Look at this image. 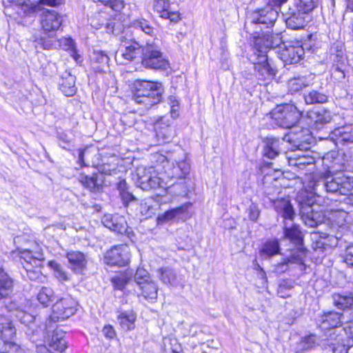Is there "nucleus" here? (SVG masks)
I'll return each mask as SVG.
<instances>
[{"label": "nucleus", "instance_id": "obj_2", "mask_svg": "<svg viewBox=\"0 0 353 353\" xmlns=\"http://www.w3.org/2000/svg\"><path fill=\"white\" fill-rule=\"evenodd\" d=\"M115 58L121 64L141 61L145 68L152 70H165L169 67L167 57L154 42H147L145 46L140 45L134 40L125 43L117 52Z\"/></svg>", "mask_w": 353, "mask_h": 353}, {"label": "nucleus", "instance_id": "obj_53", "mask_svg": "<svg viewBox=\"0 0 353 353\" xmlns=\"http://www.w3.org/2000/svg\"><path fill=\"white\" fill-rule=\"evenodd\" d=\"M323 238L325 241V243H326V248L328 250L337 246L339 241L341 239V236H339L337 235L330 233L327 234L326 236Z\"/></svg>", "mask_w": 353, "mask_h": 353}, {"label": "nucleus", "instance_id": "obj_23", "mask_svg": "<svg viewBox=\"0 0 353 353\" xmlns=\"http://www.w3.org/2000/svg\"><path fill=\"white\" fill-rule=\"evenodd\" d=\"M101 222L105 228L118 234H123L128 229L125 218L119 214H105Z\"/></svg>", "mask_w": 353, "mask_h": 353}, {"label": "nucleus", "instance_id": "obj_51", "mask_svg": "<svg viewBox=\"0 0 353 353\" xmlns=\"http://www.w3.org/2000/svg\"><path fill=\"white\" fill-rule=\"evenodd\" d=\"M0 353H28V352L25 349L11 341L8 344L4 345L3 350L0 351Z\"/></svg>", "mask_w": 353, "mask_h": 353}, {"label": "nucleus", "instance_id": "obj_26", "mask_svg": "<svg viewBox=\"0 0 353 353\" xmlns=\"http://www.w3.org/2000/svg\"><path fill=\"white\" fill-rule=\"evenodd\" d=\"M314 74H308L290 79L288 81V91L292 94L296 93L304 88L311 86L314 83Z\"/></svg>", "mask_w": 353, "mask_h": 353}, {"label": "nucleus", "instance_id": "obj_36", "mask_svg": "<svg viewBox=\"0 0 353 353\" xmlns=\"http://www.w3.org/2000/svg\"><path fill=\"white\" fill-rule=\"evenodd\" d=\"M185 211L184 206L177 207L169 210L164 213L159 214L157 217V224L163 225L170 221H172L176 216L183 214Z\"/></svg>", "mask_w": 353, "mask_h": 353}, {"label": "nucleus", "instance_id": "obj_47", "mask_svg": "<svg viewBox=\"0 0 353 353\" xmlns=\"http://www.w3.org/2000/svg\"><path fill=\"white\" fill-rule=\"evenodd\" d=\"M314 158L309 155L299 156L296 158L291 159L290 163L292 165L301 168V166H305L314 163Z\"/></svg>", "mask_w": 353, "mask_h": 353}, {"label": "nucleus", "instance_id": "obj_43", "mask_svg": "<svg viewBox=\"0 0 353 353\" xmlns=\"http://www.w3.org/2000/svg\"><path fill=\"white\" fill-rule=\"evenodd\" d=\"M347 214L343 211L334 212L331 214L330 220L332 222L330 228L331 232H334L337 228H342L345 223Z\"/></svg>", "mask_w": 353, "mask_h": 353}, {"label": "nucleus", "instance_id": "obj_28", "mask_svg": "<svg viewBox=\"0 0 353 353\" xmlns=\"http://www.w3.org/2000/svg\"><path fill=\"white\" fill-rule=\"evenodd\" d=\"M91 65L95 72H101L108 67L109 57L104 51L94 50L91 57Z\"/></svg>", "mask_w": 353, "mask_h": 353}, {"label": "nucleus", "instance_id": "obj_44", "mask_svg": "<svg viewBox=\"0 0 353 353\" xmlns=\"http://www.w3.org/2000/svg\"><path fill=\"white\" fill-rule=\"evenodd\" d=\"M5 309L11 314V316H15L19 321L22 320L23 316L26 313V311L19 308L16 303L12 301H10L8 304L5 303Z\"/></svg>", "mask_w": 353, "mask_h": 353}, {"label": "nucleus", "instance_id": "obj_8", "mask_svg": "<svg viewBox=\"0 0 353 353\" xmlns=\"http://www.w3.org/2000/svg\"><path fill=\"white\" fill-rule=\"evenodd\" d=\"M21 263L25 272L21 273L23 277L26 276L30 281H37L41 279L42 274L39 270L44 260L41 252H32L30 250H19Z\"/></svg>", "mask_w": 353, "mask_h": 353}, {"label": "nucleus", "instance_id": "obj_55", "mask_svg": "<svg viewBox=\"0 0 353 353\" xmlns=\"http://www.w3.org/2000/svg\"><path fill=\"white\" fill-rule=\"evenodd\" d=\"M344 262L347 265L353 268V244L346 248L344 256Z\"/></svg>", "mask_w": 353, "mask_h": 353}, {"label": "nucleus", "instance_id": "obj_39", "mask_svg": "<svg viewBox=\"0 0 353 353\" xmlns=\"http://www.w3.org/2000/svg\"><path fill=\"white\" fill-rule=\"evenodd\" d=\"M319 339L314 334L303 338L297 345V351L303 352L314 348L319 343Z\"/></svg>", "mask_w": 353, "mask_h": 353}, {"label": "nucleus", "instance_id": "obj_34", "mask_svg": "<svg viewBox=\"0 0 353 353\" xmlns=\"http://www.w3.org/2000/svg\"><path fill=\"white\" fill-rule=\"evenodd\" d=\"M288 222L289 221H284L283 230L285 236L296 243H300L303 239L299 226L294 224L292 222L289 224Z\"/></svg>", "mask_w": 353, "mask_h": 353}, {"label": "nucleus", "instance_id": "obj_49", "mask_svg": "<svg viewBox=\"0 0 353 353\" xmlns=\"http://www.w3.org/2000/svg\"><path fill=\"white\" fill-rule=\"evenodd\" d=\"M174 172L176 173V178H185L189 174L190 165L185 161H179L177 163V166L174 167Z\"/></svg>", "mask_w": 353, "mask_h": 353}, {"label": "nucleus", "instance_id": "obj_10", "mask_svg": "<svg viewBox=\"0 0 353 353\" xmlns=\"http://www.w3.org/2000/svg\"><path fill=\"white\" fill-rule=\"evenodd\" d=\"M271 114L277 125L291 128L300 120L302 112L293 104H283L278 105Z\"/></svg>", "mask_w": 353, "mask_h": 353}, {"label": "nucleus", "instance_id": "obj_18", "mask_svg": "<svg viewBox=\"0 0 353 353\" xmlns=\"http://www.w3.org/2000/svg\"><path fill=\"white\" fill-rule=\"evenodd\" d=\"M329 139L336 146H349L353 143V128L352 125H344L332 130Z\"/></svg>", "mask_w": 353, "mask_h": 353}, {"label": "nucleus", "instance_id": "obj_29", "mask_svg": "<svg viewBox=\"0 0 353 353\" xmlns=\"http://www.w3.org/2000/svg\"><path fill=\"white\" fill-rule=\"evenodd\" d=\"M309 118L316 130L321 129L324 125L329 123L332 119L331 112L324 109L310 112Z\"/></svg>", "mask_w": 353, "mask_h": 353}, {"label": "nucleus", "instance_id": "obj_58", "mask_svg": "<svg viewBox=\"0 0 353 353\" xmlns=\"http://www.w3.org/2000/svg\"><path fill=\"white\" fill-rule=\"evenodd\" d=\"M102 332L103 334L108 339H113L116 335L113 327L110 325L104 326L102 330Z\"/></svg>", "mask_w": 353, "mask_h": 353}, {"label": "nucleus", "instance_id": "obj_25", "mask_svg": "<svg viewBox=\"0 0 353 353\" xmlns=\"http://www.w3.org/2000/svg\"><path fill=\"white\" fill-rule=\"evenodd\" d=\"M153 6L161 18L168 19L175 23L181 19L179 12L172 9L169 0H154Z\"/></svg>", "mask_w": 353, "mask_h": 353}, {"label": "nucleus", "instance_id": "obj_31", "mask_svg": "<svg viewBox=\"0 0 353 353\" xmlns=\"http://www.w3.org/2000/svg\"><path fill=\"white\" fill-rule=\"evenodd\" d=\"M334 305L339 310H346L353 306V294L352 293H334L332 296Z\"/></svg>", "mask_w": 353, "mask_h": 353}, {"label": "nucleus", "instance_id": "obj_46", "mask_svg": "<svg viewBox=\"0 0 353 353\" xmlns=\"http://www.w3.org/2000/svg\"><path fill=\"white\" fill-rule=\"evenodd\" d=\"M134 26L137 28H139L142 32H143L145 34L149 35L150 37H154V28L151 26L150 23L144 19L137 20L134 23Z\"/></svg>", "mask_w": 353, "mask_h": 353}, {"label": "nucleus", "instance_id": "obj_62", "mask_svg": "<svg viewBox=\"0 0 353 353\" xmlns=\"http://www.w3.org/2000/svg\"><path fill=\"white\" fill-rule=\"evenodd\" d=\"M54 276L60 281H67L69 280V276L68 273L64 271L62 267L59 269V270L55 271Z\"/></svg>", "mask_w": 353, "mask_h": 353}, {"label": "nucleus", "instance_id": "obj_63", "mask_svg": "<svg viewBox=\"0 0 353 353\" xmlns=\"http://www.w3.org/2000/svg\"><path fill=\"white\" fill-rule=\"evenodd\" d=\"M270 188V190L271 194H272V196H275L276 198H279L278 196L279 194H281V188L279 187H276L275 185H270V186H268L265 188V194L267 195L266 194V192H267V190Z\"/></svg>", "mask_w": 353, "mask_h": 353}, {"label": "nucleus", "instance_id": "obj_33", "mask_svg": "<svg viewBox=\"0 0 353 353\" xmlns=\"http://www.w3.org/2000/svg\"><path fill=\"white\" fill-rule=\"evenodd\" d=\"M160 281L166 285L176 286L178 284L177 274L175 270L168 266L159 268L158 270Z\"/></svg>", "mask_w": 353, "mask_h": 353}, {"label": "nucleus", "instance_id": "obj_42", "mask_svg": "<svg viewBox=\"0 0 353 353\" xmlns=\"http://www.w3.org/2000/svg\"><path fill=\"white\" fill-rule=\"evenodd\" d=\"M54 293L52 288L43 287L37 294L39 302L43 306H48L54 300Z\"/></svg>", "mask_w": 353, "mask_h": 353}, {"label": "nucleus", "instance_id": "obj_35", "mask_svg": "<svg viewBox=\"0 0 353 353\" xmlns=\"http://www.w3.org/2000/svg\"><path fill=\"white\" fill-rule=\"evenodd\" d=\"M136 315L130 312H123L119 314L117 321L123 330L129 331L134 328Z\"/></svg>", "mask_w": 353, "mask_h": 353}, {"label": "nucleus", "instance_id": "obj_1", "mask_svg": "<svg viewBox=\"0 0 353 353\" xmlns=\"http://www.w3.org/2000/svg\"><path fill=\"white\" fill-rule=\"evenodd\" d=\"M310 194L299 200L300 215L305 225L315 228L323 220L322 205L329 195H348L353 190V178L341 174L334 178L312 176L309 181Z\"/></svg>", "mask_w": 353, "mask_h": 353}, {"label": "nucleus", "instance_id": "obj_22", "mask_svg": "<svg viewBox=\"0 0 353 353\" xmlns=\"http://www.w3.org/2000/svg\"><path fill=\"white\" fill-rule=\"evenodd\" d=\"M172 120L168 115L159 117L154 123L157 137L163 142H170L173 137L174 133L171 128Z\"/></svg>", "mask_w": 353, "mask_h": 353}, {"label": "nucleus", "instance_id": "obj_54", "mask_svg": "<svg viewBox=\"0 0 353 353\" xmlns=\"http://www.w3.org/2000/svg\"><path fill=\"white\" fill-rule=\"evenodd\" d=\"M248 212L249 219L252 221H256L260 214L258 205L256 203H252L248 208Z\"/></svg>", "mask_w": 353, "mask_h": 353}, {"label": "nucleus", "instance_id": "obj_13", "mask_svg": "<svg viewBox=\"0 0 353 353\" xmlns=\"http://www.w3.org/2000/svg\"><path fill=\"white\" fill-rule=\"evenodd\" d=\"M65 332L61 328L56 327L49 335L48 339V347L40 346L37 347L38 353H61L67 347V343L65 340Z\"/></svg>", "mask_w": 353, "mask_h": 353}, {"label": "nucleus", "instance_id": "obj_24", "mask_svg": "<svg viewBox=\"0 0 353 353\" xmlns=\"http://www.w3.org/2000/svg\"><path fill=\"white\" fill-rule=\"evenodd\" d=\"M68 268L75 274H83L86 270L88 260L85 255L79 251H70L66 254Z\"/></svg>", "mask_w": 353, "mask_h": 353}, {"label": "nucleus", "instance_id": "obj_17", "mask_svg": "<svg viewBox=\"0 0 353 353\" xmlns=\"http://www.w3.org/2000/svg\"><path fill=\"white\" fill-rule=\"evenodd\" d=\"M276 53L278 57L285 64H296L303 58L305 49L299 43H296V45L289 44L281 48Z\"/></svg>", "mask_w": 353, "mask_h": 353}, {"label": "nucleus", "instance_id": "obj_19", "mask_svg": "<svg viewBox=\"0 0 353 353\" xmlns=\"http://www.w3.org/2000/svg\"><path fill=\"white\" fill-rule=\"evenodd\" d=\"M63 21L62 16L54 10L46 9L41 15V24L46 32L57 30Z\"/></svg>", "mask_w": 353, "mask_h": 353}, {"label": "nucleus", "instance_id": "obj_20", "mask_svg": "<svg viewBox=\"0 0 353 353\" xmlns=\"http://www.w3.org/2000/svg\"><path fill=\"white\" fill-rule=\"evenodd\" d=\"M79 181L90 192L99 193L103 191L105 178L99 172H94L91 175L81 174Z\"/></svg>", "mask_w": 353, "mask_h": 353}, {"label": "nucleus", "instance_id": "obj_37", "mask_svg": "<svg viewBox=\"0 0 353 353\" xmlns=\"http://www.w3.org/2000/svg\"><path fill=\"white\" fill-rule=\"evenodd\" d=\"M327 99L328 97L325 93L315 90H312L304 94L305 103L310 105L324 103Z\"/></svg>", "mask_w": 353, "mask_h": 353}, {"label": "nucleus", "instance_id": "obj_21", "mask_svg": "<svg viewBox=\"0 0 353 353\" xmlns=\"http://www.w3.org/2000/svg\"><path fill=\"white\" fill-rule=\"evenodd\" d=\"M342 314L338 312L329 311L324 312L320 317V327L322 330H327L328 335L332 330H336V333L339 332V327L341 325Z\"/></svg>", "mask_w": 353, "mask_h": 353}, {"label": "nucleus", "instance_id": "obj_45", "mask_svg": "<svg viewBox=\"0 0 353 353\" xmlns=\"http://www.w3.org/2000/svg\"><path fill=\"white\" fill-rule=\"evenodd\" d=\"M318 2L319 0H294V5L309 13L317 6Z\"/></svg>", "mask_w": 353, "mask_h": 353}, {"label": "nucleus", "instance_id": "obj_14", "mask_svg": "<svg viewBox=\"0 0 353 353\" xmlns=\"http://www.w3.org/2000/svg\"><path fill=\"white\" fill-rule=\"evenodd\" d=\"M324 340L332 347L333 353H347L353 346V339L347 336L343 329H340L338 333L336 330H332Z\"/></svg>", "mask_w": 353, "mask_h": 353}, {"label": "nucleus", "instance_id": "obj_7", "mask_svg": "<svg viewBox=\"0 0 353 353\" xmlns=\"http://www.w3.org/2000/svg\"><path fill=\"white\" fill-rule=\"evenodd\" d=\"M77 301L70 296L61 298L52 307V313L46 323L48 332L54 328L53 323L68 319L77 312Z\"/></svg>", "mask_w": 353, "mask_h": 353}, {"label": "nucleus", "instance_id": "obj_57", "mask_svg": "<svg viewBox=\"0 0 353 353\" xmlns=\"http://www.w3.org/2000/svg\"><path fill=\"white\" fill-rule=\"evenodd\" d=\"M313 249L316 251L324 252L327 251L326 248V243L323 237H321L319 240L316 241L312 245Z\"/></svg>", "mask_w": 353, "mask_h": 353}, {"label": "nucleus", "instance_id": "obj_40", "mask_svg": "<svg viewBox=\"0 0 353 353\" xmlns=\"http://www.w3.org/2000/svg\"><path fill=\"white\" fill-rule=\"evenodd\" d=\"M65 3V0H38L30 8V13H35L41 10L43 6L59 7Z\"/></svg>", "mask_w": 353, "mask_h": 353}, {"label": "nucleus", "instance_id": "obj_3", "mask_svg": "<svg viewBox=\"0 0 353 353\" xmlns=\"http://www.w3.org/2000/svg\"><path fill=\"white\" fill-rule=\"evenodd\" d=\"M274 47V43L270 39L264 41L263 38H256L254 42L253 53L250 59L254 64V70L261 80H270L275 77L276 69L270 63L267 56L268 50Z\"/></svg>", "mask_w": 353, "mask_h": 353}, {"label": "nucleus", "instance_id": "obj_60", "mask_svg": "<svg viewBox=\"0 0 353 353\" xmlns=\"http://www.w3.org/2000/svg\"><path fill=\"white\" fill-rule=\"evenodd\" d=\"M88 149L83 148V149H79L78 150V159L77 163L80 165L81 168L87 167L88 165H87L85 162L84 157L85 153L87 152Z\"/></svg>", "mask_w": 353, "mask_h": 353}, {"label": "nucleus", "instance_id": "obj_5", "mask_svg": "<svg viewBox=\"0 0 353 353\" xmlns=\"http://www.w3.org/2000/svg\"><path fill=\"white\" fill-rule=\"evenodd\" d=\"M309 132V130L302 129L299 133L290 132L285 134L282 140L273 137L263 139V157L270 159H274L278 157L281 152V145L285 141L290 143L293 142L297 147H300L302 143L308 142L311 139Z\"/></svg>", "mask_w": 353, "mask_h": 353}, {"label": "nucleus", "instance_id": "obj_16", "mask_svg": "<svg viewBox=\"0 0 353 353\" xmlns=\"http://www.w3.org/2000/svg\"><path fill=\"white\" fill-rule=\"evenodd\" d=\"M307 14L305 11L299 9V8L293 4L283 13V15L288 28L299 30L305 26L307 23L305 18Z\"/></svg>", "mask_w": 353, "mask_h": 353}, {"label": "nucleus", "instance_id": "obj_52", "mask_svg": "<svg viewBox=\"0 0 353 353\" xmlns=\"http://www.w3.org/2000/svg\"><path fill=\"white\" fill-rule=\"evenodd\" d=\"M103 5L110 7L116 12H119L123 8V0H98Z\"/></svg>", "mask_w": 353, "mask_h": 353}, {"label": "nucleus", "instance_id": "obj_12", "mask_svg": "<svg viewBox=\"0 0 353 353\" xmlns=\"http://www.w3.org/2000/svg\"><path fill=\"white\" fill-rule=\"evenodd\" d=\"M130 259V248L126 244L113 246L104 256V262L110 266L123 267L127 265Z\"/></svg>", "mask_w": 353, "mask_h": 353}, {"label": "nucleus", "instance_id": "obj_50", "mask_svg": "<svg viewBox=\"0 0 353 353\" xmlns=\"http://www.w3.org/2000/svg\"><path fill=\"white\" fill-rule=\"evenodd\" d=\"M117 165L115 163H103L98 166V172L103 175H112L116 174Z\"/></svg>", "mask_w": 353, "mask_h": 353}, {"label": "nucleus", "instance_id": "obj_61", "mask_svg": "<svg viewBox=\"0 0 353 353\" xmlns=\"http://www.w3.org/2000/svg\"><path fill=\"white\" fill-rule=\"evenodd\" d=\"M121 197V199L123 201V203L125 205H128L130 202L134 201L136 200L135 196L130 192H123L122 194L120 195Z\"/></svg>", "mask_w": 353, "mask_h": 353}, {"label": "nucleus", "instance_id": "obj_27", "mask_svg": "<svg viewBox=\"0 0 353 353\" xmlns=\"http://www.w3.org/2000/svg\"><path fill=\"white\" fill-rule=\"evenodd\" d=\"M16 335V328L12 321L4 314H0V338L6 345L12 341Z\"/></svg>", "mask_w": 353, "mask_h": 353}, {"label": "nucleus", "instance_id": "obj_38", "mask_svg": "<svg viewBox=\"0 0 353 353\" xmlns=\"http://www.w3.org/2000/svg\"><path fill=\"white\" fill-rule=\"evenodd\" d=\"M60 90L67 97L73 96L76 93L75 77L68 74V77L62 80L59 85Z\"/></svg>", "mask_w": 353, "mask_h": 353}, {"label": "nucleus", "instance_id": "obj_30", "mask_svg": "<svg viewBox=\"0 0 353 353\" xmlns=\"http://www.w3.org/2000/svg\"><path fill=\"white\" fill-rule=\"evenodd\" d=\"M13 280L0 267V299H7L13 291Z\"/></svg>", "mask_w": 353, "mask_h": 353}, {"label": "nucleus", "instance_id": "obj_56", "mask_svg": "<svg viewBox=\"0 0 353 353\" xmlns=\"http://www.w3.org/2000/svg\"><path fill=\"white\" fill-rule=\"evenodd\" d=\"M152 210L150 204L149 199L142 201L139 205V212L143 216H150V210Z\"/></svg>", "mask_w": 353, "mask_h": 353}, {"label": "nucleus", "instance_id": "obj_15", "mask_svg": "<svg viewBox=\"0 0 353 353\" xmlns=\"http://www.w3.org/2000/svg\"><path fill=\"white\" fill-rule=\"evenodd\" d=\"M269 190L270 188L266 192L267 197L272 203L277 214L284 219V221L293 222L296 214L290 201L288 198L272 196Z\"/></svg>", "mask_w": 353, "mask_h": 353}, {"label": "nucleus", "instance_id": "obj_11", "mask_svg": "<svg viewBox=\"0 0 353 353\" xmlns=\"http://www.w3.org/2000/svg\"><path fill=\"white\" fill-rule=\"evenodd\" d=\"M136 185L143 190L148 191L162 186L163 180L159 176V169L154 166H140L137 169Z\"/></svg>", "mask_w": 353, "mask_h": 353}, {"label": "nucleus", "instance_id": "obj_9", "mask_svg": "<svg viewBox=\"0 0 353 353\" xmlns=\"http://www.w3.org/2000/svg\"><path fill=\"white\" fill-rule=\"evenodd\" d=\"M133 282L137 285V289L134 290L139 296H143L145 300L150 301L157 299V284L152 280L146 270L138 268L134 274Z\"/></svg>", "mask_w": 353, "mask_h": 353}, {"label": "nucleus", "instance_id": "obj_6", "mask_svg": "<svg viewBox=\"0 0 353 353\" xmlns=\"http://www.w3.org/2000/svg\"><path fill=\"white\" fill-rule=\"evenodd\" d=\"M252 2L258 4H265V8L254 10L251 15V22L259 26V28L264 32V41L268 39L272 41V28L274 26L277 17L279 16L278 11L273 8L270 0H252Z\"/></svg>", "mask_w": 353, "mask_h": 353}, {"label": "nucleus", "instance_id": "obj_41", "mask_svg": "<svg viewBox=\"0 0 353 353\" xmlns=\"http://www.w3.org/2000/svg\"><path fill=\"white\" fill-rule=\"evenodd\" d=\"M132 272H126L124 274L116 276L112 279V282L118 290H123L130 281H133Z\"/></svg>", "mask_w": 353, "mask_h": 353}, {"label": "nucleus", "instance_id": "obj_48", "mask_svg": "<svg viewBox=\"0 0 353 353\" xmlns=\"http://www.w3.org/2000/svg\"><path fill=\"white\" fill-rule=\"evenodd\" d=\"M293 285L291 281H283L279 285L277 294L281 298H287L291 296Z\"/></svg>", "mask_w": 353, "mask_h": 353}, {"label": "nucleus", "instance_id": "obj_4", "mask_svg": "<svg viewBox=\"0 0 353 353\" xmlns=\"http://www.w3.org/2000/svg\"><path fill=\"white\" fill-rule=\"evenodd\" d=\"M163 92V88L159 83L137 80L133 84L132 99L142 106L143 110H148L161 101Z\"/></svg>", "mask_w": 353, "mask_h": 353}, {"label": "nucleus", "instance_id": "obj_32", "mask_svg": "<svg viewBox=\"0 0 353 353\" xmlns=\"http://www.w3.org/2000/svg\"><path fill=\"white\" fill-rule=\"evenodd\" d=\"M280 243L278 240H269L264 243L260 250V256L264 259H269L271 257L280 253Z\"/></svg>", "mask_w": 353, "mask_h": 353}, {"label": "nucleus", "instance_id": "obj_59", "mask_svg": "<svg viewBox=\"0 0 353 353\" xmlns=\"http://www.w3.org/2000/svg\"><path fill=\"white\" fill-rule=\"evenodd\" d=\"M57 138L62 142V144L60 143L59 145L63 149L66 148L65 145H68L71 143V139L64 132H59L57 134Z\"/></svg>", "mask_w": 353, "mask_h": 353}, {"label": "nucleus", "instance_id": "obj_64", "mask_svg": "<svg viewBox=\"0 0 353 353\" xmlns=\"http://www.w3.org/2000/svg\"><path fill=\"white\" fill-rule=\"evenodd\" d=\"M34 321V316L32 314L26 312L23 316L22 320L20 321L21 323L28 325L30 323H33Z\"/></svg>", "mask_w": 353, "mask_h": 353}]
</instances>
